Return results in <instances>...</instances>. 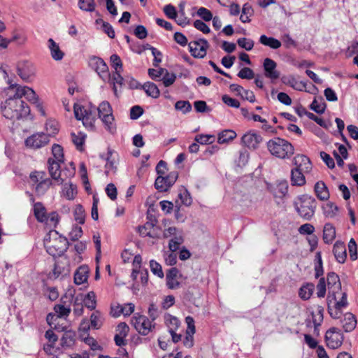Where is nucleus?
Listing matches in <instances>:
<instances>
[{"instance_id": "obj_63", "label": "nucleus", "mask_w": 358, "mask_h": 358, "mask_svg": "<svg viewBox=\"0 0 358 358\" xmlns=\"http://www.w3.org/2000/svg\"><path fill=\"white\" fill-rule=\"evenodd\" d=\"M197 15L206 22L211 20L213 18L212 13L204 7H201L199 8Z\"/></svg>"}, {"instance_id": "obj_17", "label": "nucleus", "mask_w": 358, "mask_h": 358, "mask_svg": "<svg viewBox=\"0 0 358 358\" xmlns=\"http://www.w3.org/2000/svg\"><path fill=\"white\" fill-rule=\"evenodd\" d=\"M263 67L265 77L271 79L272 81L279 78L280 72L276 69L277 64L274 60L266 58L264 60Z\"/></svg>"}, {"instance_id": "obj_7", "label": "nucleus", "mask_w": 358, "mask_h": 358, "mask_svg": "<svg viewBox=\"0 0 358 358\" xmlns=\"http://www.w3.org/2000/svg\"><path fill=\"white\" fill-rule=\"evenodd\" d=\"M68 241L66 238L59 236L52 241L45 239L44 245L47 252L52 257L61 256L68 248Z\"/></svg>"}, {"instance_id": "obj_39", "label": "nucleus", "mask_w": 358, "mask_h": 358, "mask_svg": "<svg viewBox=\"0 0 358 358\" xmlns=\"http://www.w3.org/2000/svg\"><path fill=\"white\" fill-rule=\"evenodd\" d=\"M62 194L67 199H73L77 194L76 186L72 183H65L63 187Z\"/></svg>"}, {"instance_id": "obj_31", "label": "nucleus", "mask_w": 358, "mask_h": 358, "mask_svg": "<svg viewBox=\"0 0 358 358\" xmlns=\"http://www.w3.org/2000/svg\"><path fill=\"white\" fill-rule=\"evenodd\" d=\"M336 238V229L334 227L330 224H325L323 229V240L325 243H331Z\"/></svg>"}, {"instance_id": "obj_25", "label": "nucleus", "mask_w": 358, "mask_h": 358, "mask_svg": "<svg viewBox=\"0 0 358 358\" xmlns=\"http://www.w3.org/2000/svg\"><path fill=\"white\" fill-rule=\"evenodd\" d=\"M314 191L317 197L321 201H327L329 198L327 187L323 181H318L315 184Z\"/></svg>"}, {"instance_id": "obj_50", "label": "nucleus", "mask_w": 358, "mask_h": 358, "mask_svg": "<svg viewBox=\"0 0 358 358\" xmlns=\"http://www.w3.org/2000/svg\"><path fill=\"white\" fill-rule=\"evenodd\" d=\"M78 7L80 9L87 12H92L95 8L94 0H79Z\"/></svg>"}, {"instance_id": "obj_12", "label": "nucleus", "mask_w": 358, "mask_h": 358, "mask_svg": "<svg viewBox=\"0 0 358 358\" xmlns=\"http://www.w3.org/2000/svg\"><path fill=\"white\" fill-rule=\"evenodd\" d=\"M50 142L48 136L43 132L34 134L25 140V145L27 148L39 149L45 146Z\"/></svg>"}, {"instance_id": "obj_8", "label": "nucleus", "mask_w": 358, "mask_h": 358, "mask_svg": "<svg viewBox=\"0 0 358 358\" xmlns=\"http://www.w3.org/2000/svg\"><path fill=\"white\" fill-rule=\"evenodd\" d=\"M131 321L136 330L144 336L148 335L152 331V329L155 327V325L152 324V321L145 315H134Z\"/></svg>"}, {"instance_id": "obj_18", "label": "nucleus", "mask_w": 358, "mask_h": 358, "mask_svg": "<svg viewBox=\"0 0 358 358\" xmlns=\"http://www.w3.org/2000/svg\"><path fill=\"white\" fill-rule=\"evenodd\" d=\"M180 278L181 275L177 268L173 267L170 268L166 275L167 287L171 289H178L180 285L178 280Z\"/></svg>"}, {"instance_id": "obj_60", "label": "nucleus", "mask_w": 358, "mask_h": 358, "mask_svg": "<svg viewBox=\"0 0 358 358\" xmlns=\"http://www.w3.org/2000/svg\"><path fill=\"white\" fill-rule=\"evenodd\" d=\"M83 235V230L81 227L75 225L73 227L71 231L69 233V238L71 241H78Z\"/></svg>"}, {"instance_id": "obj_37", "label": "nucleus", "mask_w": 358, "mask_h": 358, "mask_svg": "<svg viewBox=\"0 0 358 358\" xmlns=\"http://www.w3.org/2000/svg\"><path fill=\"white\" fill-rule=\"evenodd\" d=\"M142 88L148 96H152V98H157L160 94L159 90L153 83L147 82L144 83Z\"/></svg>"}, {"instance_id": "obj_13", "label": "nucleus", "mask_w": 358, "mask_h": 358, "mask_svg": "<svg viewBox=\"0 0 358 358\" xmlns=\"http://www.w3.org/2000/svg\"><path fill=\"white\" fill-rule=\"evenodd\" d=\"M327 286L329 289L328 298L336 299V294L341 291V284L338 275L334 273H329L327 277Z\"/></svg>"}, {"instance_id": "obj_20", "label": "nucleus", "mask_w": 358, "mask_h": 358, "mask_svg": "<svg viewBox=\"0 0 358 358\" xmlns=\"http://www.w3.org/2000/svg\"><path fill=\"white\" fill-rule=\"evenodd\" d=\"M333 253L338 263L343 264L347 258L346 248L343 242L336 241L333 247Z\"/></svg>"}, {"instance_id": "obj_1", "label": "nucleus", "mask_w": 358, "mask_h": 358, "mask_svg": "<svg viewBox=\"0 0 358 358\" xmlns=\"http://www.w3.org/2000/svg\"><path fill=\"white\" fill-rule=\"evenodd\" d=\"M30 112L29 107L14 92L5 102L2 110L3 115L9 120H19L27 117Z\"/></svg>"}, {"instance_id": "obj_5", "label": "nucleus", "mask_w": 358, "mask_h": 358, "mask_svg": "<svg viewBox=\"0 0 358 358\" xmlns=\"http://www.w3.org/2000/svg\"><path fill=\"white\" fill-rule=\"evenodd\" d=\"M99 117L103 122L105 129L110 133L115 131V124L114 123V116L113 115V109L109 102L102 101L96 108Z\"/></svg>"}, {"instance_id": "obj_46", "label": "nucleus", "mask_w": 358, "mask_h": 358, "mask_svg": "<svg viewBox=\"0 0 358 358\" xmlns=\"http://www.w3.org/2000/svg\"><path fill=\"white\" fill-rule=\"evenodd\" d=\"M54 310L57 313L58 317H67L71 313V308L69 306L57 304L54 307Z\"/></svg>"}, {"instance_id": "obj_59", "label": "nucleus", "mask_w": 358, "mask_h": 358, "mask_svg": "<svg viewBox=\"0 0 358 358\" xmlns=\"http://www.w3.org/2000/svg\"><path fill=\"white\" fill-rule=\"evenodd\" d=\"M325 108L326 103L324 101L319 103L316 99H315L310 104V109L319 114L323 113Z\"/></svg>"}, {"instance_id": "obj_30", "label": "nucleus", "mask_w": 358, "mask_h": 358, "mask_svg": "<svg viewBox=\"0 0 358 358\" xmlns=\"http://www.w3.org/2000/svg\"><path fill=\"white\" fill-rule=\"evenodd\" d=\"M117 308H120L118 313L115 311L114 308H111V313L114 317H118L120 314H123L125 316L130 315L134 312L135 306L132 303H128L122 306L118 305Z\"/></svg>"}, {"instance_id": "obj_57", "label": "nucleus", "mask_w": 358, "mask_h": 358, "mask_svg": "<svg viewBox=\"0 0 358 358\" xmlns=\"http://www.w3.org/2000/svg\"><path fill=\"white\" fill-rule=\"evenodd\" d=\"M237 43L241 48H244L247 51L251 50L254 46V41L247 38H238Z\"/></svg>"}, {"instance_id": "obj_24", "label": "nucleus", "mask_w": 358, "mask_h": 358, "mask_svg": "<svg viewBox=\"0 0 358 358\" xmlns=\"http://www.w3.org/2000/svg\"><path fill=\"white\" fill-rule=\"evenodd\" d=\"M294 164L296 169L308 172L311 169V163L308 157L303 155H297L294 158Z\"/></svg>"}, {"instance_id": "obj_32", "label": "nucleus", "mask_w": 358, "mask_h": 358, "mask_svg": "<svg viewBox=\"0 0 358 358\" xmlns=\"http://www.w3.org/2000/svg\"><path fill=\"white\" fill-rule=\"evenodd\" d=\"M236 137V133L234 130L227 129L218 134L217 142L220 144L227 143Z\"/></svg>"}, {"instance_id": "obj_28", "label": "nucleus", "mask_w": 358, "mask_h": 358, "mask_svg": "<svg viewBox=\"0 0 358 358\" xmlns=\"http://www.w3.org/2000/svg\"><path fill=\"white\" fill-rule=\"evenodd\" d=\"M282 81L284 84L290 86L293 89L299 91L306 90V83L303 81L297 80L294 76H289L283 77Z\"/></svg>"}, {"instance_id": "obj_45", "label": "nucleus", "mask_w": 358, "mask_h": 358, "mask_svg": "<svg viewBox=\"0 0 358 358\" xmlns=\"http://www.w3.org/2000/svg\"><path fill=\"white\" fill-rule=\"evenodd\" d=\"M72 141L79 150H83V147L85 140V135L82 132H78L77 134H71Z\"/></svg>"}, {"instance_id": "obj_4", "label": "nucleus", "mask_w": 358, "mask_h": 358, "mask_svg": "<svg viewBox=\"0 0 358 358\" xmlns=\"http://www.w3.org/2000/svg\"><path fill=\"white\" fill-rule=\"evenodd\" d=\"M75 117L78 120H82L86 128L93 129L96 121V108L95 106H82L74 104Z\"/></svg>"}, {"instance_id": "obj_61", "label": "nucleus", "mask_w": 358, "mask_h": 358, "mask_svg": "<svg viewBox=\"0 0 358 358\" xmlns=\"http://www.w3.org/2000/svg\"><path fill=\"white\" fill-rule=\"evenodd\" d=\"M348 250L350 259L356 260L357 259V244L353 238H351L348 243Z\"/></svg>"}, {"instance_id": "obj_38", "label": "nucleus", "mask_w": 358, "mask_h": 358, "mask_svg": "<svg viewBox=\"0 0 358 358\" xmlns=\"http://www.w3.org/2000/svg\"><path fill=\"white\" fill-rule=\"evenodd\" d=\"M165 322L169 333L176 331L180 324L179 320L176 317L172 316L171 315H167L165 316Z\"/></svg>"}, {"instance_id": "obj_56", "label": "nucleus", "mask_w": 358, "mask_h": 358, "mask_svg": "<svg viewBox=\"0 0 358 358\" xmlns=\"http://www.w3.org/2000/svg\"><path fill=\"white\" fill-rule=\"evenodd\" d=\"M176 79V76L174 73H170L167 70L166 72L162 75V80L165 87H169L173 85Z\"/></svg>"}, {"instance_id": "obj_11", "label": "nucleus", "mask_w": 358, "mask_h": 358, "mask_svg": "<svg viewBox=\"0 0 358 358\" xmlns=\"http://www.w3.org/2000/svg\"><path fill=\"white\" fill-rule=\"evenodd\" d=\"M89 65L97 73L103 81L110 78L108 67L101 58L95 56L90 57L89 59Z\"/></svg>"}, {"instance_id": "obj_27", "label": "nucleus", "mask_w": 358, "mask_h": 358, "mask_svg": "<svg viewBox=\"0 0 358 358\" xmlns=\"http://www.w3.org/2000/svg\"><path fill=\"white\" fill-rule=\"evenodd\" d=\"M89 277V268L87 266H80L74 274V282L81 285L87 282Z\"/></svg>"}, {"instance_id": "obj_10", "label": "nucleus", "mask_w": 358, "mask_h": 358, "mask_svg": "<svg viewBox=\"0 0 358 358\" xmlns=\"http://www.w3.org/2000/svg\"><path fill=\"white\" fill-rule=\"evenodd\" d=\"M344 337L341 330L336 327L330 328L325 334V341L328 347L331 349L339 348L343 341Z\"/></svg>"}, {"instance_id": "obj_21", "label": "nucleus", "mask_w": 358, "mask_h": 358, "mask_svg": "<svg viewBox=\"0 0 358 358\" xmlns=\"http://www.w3.org/2000/svg\"><path fill=\"white\" fill-rule=\"evenodd\" d=\"M30 201L34 203V214L36 220L39 222H47L46 209L43 204L41 202L34 203V198L31 195Z\"/></svg>"}, {"instance_id": "obj_19", "label": "nucleus", "mask_w": 358, "mask_h": 358, "mask_svg": "<svg viewBox=\"0 0 358 358\" xmlns=\"http://www.w3.org/2000/svg\"><path fill=\"white\" fill-rule=\"evenodd\" d=\"M323 314L324 308L321 306H317L315 311H313L311 313L312 322L314 326L313 334L315 336L320 335V327L321 326L324 319Z\"/></svg>"}, {"instance_id": "obj_3", "label": "nucleus", "mask_w": 358, "mask_h": 358, "mask_svg": "<svg viewBox=\"0 0 358 358\" xmlns=\"http://www.w3.org/2000/svg\"><path fill=\"white\" fill-rule=\"evenodd\" d=\"M294 207L301 217L306 220H310L315 214L317 201L311 196L302 195L295 200Z\"/></svg>"}, {"instance_id": "obj_36", "label": "nucleus", "mask_w": 358, "mask_h": 358, "mask_svg": "<svg viewBox=\"0 0 358 358\" xmlns=\"http://www.w3.org/2000/svg\"><path fill=\"white\" fill-rule=\"evenodd\" d=\"M52 182L50 178H46L36 185H35V192L38 196L44 195L48 190Z\"/></svg>"}, {"instance_id": "obj_33", "label": "nucleus", "mask_w": 358, "mask_h": 358, "mask_svg": "<svg viewBox=\"0 0 358 358\" xmlns=\"http://www.w3.org/2000/svg\"><path fill=\"white\" fill-rule=\"evenodd\" d=\"M122 71H115L113 73L112 77H110V78L108 79L111 81L113 85V90L116 96H117V85L122 87L124 83V78L121 76Z\"/></svg>"}, {"instance_id": "obj_42", "label": "nucleus", "mask_w": 358, "mask_h": 358, "mask_svg": "<svg viewBox=\"0 0 358 358\" xmlns=\"http://www.w3.org/2000/svg\"><path fill=\"white\" fill-rule=\"evenodd\" d=\"M103 324V318L101 313L94 311L90 316V325L93 329H99Z\"/></svg>"}, {"instance_id": "obj_9", "label": "nucleus", "mask_w": 358, "mask_h": 358, "mask_svg": "<svg viewBox=\"0 0 358 358\" xmlns=\"http://www.w3.org/2000/svg\"><path fill=\"white\" fill-rule=\"evenodd\" d=\"M178 177L176 171L170 172L166 176H159L155 180V188L159 192H166L173 185Z\"/></svg>"}, {"instance_id": "obj_16", "label": "nucleus", "mask_w": 358, "mask_h": 358, "mask_svg": "<svg viewBox=\"0 0 358 358\" xmlns=\"http://www.w3.org/2000/svg\"><path fill=\"white\" fill-rule=\"evenodd\" d=\"M262 141V136L252 131L245 134L241 138L242 144L248 148L252 150L257 148Z\"/></svg>"}, {"instance_id": "obj_6", "label": "nucleus", "mask_w": 358, "mask_h": 358, "mask_svg": "<svg viewBox=\"0 0 358 358\" xmlns=\"http://www.w3.org/2000/svg\"><path fill=\"white\" fill-rule=\"evenodd\" d=\"M10 90L13 91L16 95L21 99L24 96L29 102L36 104V106L42 115H45V110L38 102V97L36 92L30 87L18 85H10Z\"/></svg>"}, {"instance_id": "obj_15", "label": "nucleus", "mask_w": 358, "mask_h": 358, "mask_svg": "<svg viewBox=\"0 0 358 358\" xmlns=\"http://www.w3.org/2000/svg\"><path fill=\"white\" fill-rule=\"evenodd\" d=\"M64 162H59L52 158H49L48 161V171L51 178L55 180L59 185H62L64 182V178L61 176V164Z\"/></svg>"}, {"instance_id": "obj_22", "label": "nucleus", "mask_w": 358, "mask_h": 358, "mask_svg": "<svg viewBox=\"0 0 358 358\" xmlns=\"http://www.w3.org/2000/svg\"><path fill=\"white\" fill-rule=\"evenodd\" d=\"M17 73L23 80L28 82L33 77L34 70L29 63L20 64L17 66Z\"/></svg>"}, {"instance_id": "obj_41", "label": "nucleus", "mask_w": 358, "mask_h": 358, "mask_svg": "<svg viewBox=\"0 0 358 358\" xmlns=\"http://www.w3.org/2000/svg\"><path fill=\"white\" fill-rule=\"evenodd\" d=\"M85 306L90 310H94L96 306V294L94 292H90L87 295L83 296Z\"/></svg>"}, {"instance_id": "obj_44", "label": "nucleus", "mask_w": 358, "mask_h": 358, "mask_svg": "<svg viewBox=\"0 0 358 358\" xmlns=\"http://www.w3.org/2000/svg\"><path fill=\"white\" fill-rule=\"evenodd\" d=\"M288 191V185L285 181L280 182L277 184L273 190V195L275 197L281 198L284 196Z\"/></svg>"}, {"instance_id": "obj_40", "label": "nucleus", "mask_w": 358, "mask_h": 358, "mask_svg": "<svg viewBox=\"0 0 358 358\" xmlns=\"http://www.w3.org/2000/svg\"><path fill=\"white\" fill-rule=\"evenodd\" d=\"M45 130L48 132L46 134L48 138L50 136H55L59 131L58 122L55 120H48L45 123Z\"/></svg>"}, {"instance_id": "obj_35", "label": "nucleus", "mask_w": 358, "mask_h": 358, "mask_svg": "<svg viewBox=\"0 0 358 358\" xmlns=\"http://www.w3.org/2000/svg\"><path fill=\"white\" fill-rule=\"evenodd\" d=\"M259 42L264 45L268 46L273 49H278L281 46V42L273 37H268L266 35H262L259 38Z\"/></svg>"}, {"instance_id": "obj_53", "label": "nucleus", "mask_w": 358, "mask_h": 358, "mask_svg": "<svg viewBox=\"0 0 358 358\" xmlns=\"http://www.w3.org/2000/svg\"><path fill=\"white\" fill-rule=\"evenodd\" d=\"M150 270L153 273V274H155V275L158 276L160 278H164V275L162 271V266L158 262H157L155 260H151L150 262Z\"/></svg>"}, {"instance_id": "obj_47", "label": "nucleus", "mask_w": 358, "mask_h": 358, "mask_svg": "<svg viewBox=\"0 0 358 358\" xmlns=\"http://www.w3.org/2000/svg\"><path fill=\"white\" fill-rule=\"evenodd\" d=\"M338 207L334 203L329 202L323 206L324 213L327 217H333L338 212Z\"/></svg>"}, {"instance_id": "obj_62", "label": "nucleus", "mask_w": 358, "mask_h": 358, "mask_svg": "<svg viewBox=\"0 0 358 358\" xmlns=\"http://www.w3.org/2000/svg\"><path fill=\"white\" fill-rule=\"evenodd\" d=\"M326 294V282L324 278H321L317 285V295L319 298L324 297Z\"/></svg>"}, {"instance_id": "obj_43", "label": "nucleus", "mask_w": 358, "mask_h": 358, "mask_svg": "<svg viewBox=\"0 0 358 358\" xmlns=\"http://www.w3.org/2000/svg\"><path fill=\"white\" fill-rule=\"evenodd\" d=\"M183 241L184 239L182 232L171 238L169 243L170 251L176 252L177 250H178L179 246L183 243Z\"/></svg>"}, {"instance_id": "obj_29", "label": "nucleus", "mask_w": 358, "mask_h": 358, "mask_svg": "<svg viewBox=\"0 0 358 358\" xmlns=\"http://www.w3.org/2000/svg\"><path fill=\"white\" fill-rule=\"evenodd\" d=\"M303 171L292 169L291 171V182L294 186H302L306 183Z\"/></svg>"}, {"instance_id": "obj_54", "label": "nucleus", "mask_w": 358, "mask_h": 358, "mask_svg": "<svg viewBox=\"0 0 358 358\" xmlns=\"http://www.w3.org/2000/svg\"><path fill=\"white\" fill-rule=\"evenodd\" d=\"M45 178L46 173L44 171H34L30 173V180L34 185H36Z\"/></svg>"}, {"instance_id": "obj_23", "label": "nucleus", "mask_w": 358, "mask_h": 358, "mask_svg": "<svg viewBox=\"0 0 358 358\" xmlns=\"http://www.w3.org/2000/svg\"><path fill=\"white\" fill-rule=\"evenodd\" d=\"M343 328L345 332H351L357 325V320L355 316L351 313L344 314L343 319L341 320Z\"/></svg>"}, {"instance_id": "obj_52", "label": "nucleus", "mask_w": 358, "mask_h": 358, "mask_svg": "<svg viewBox=\"0 0 358 358\" xmlns=\"http://www.w3.org/2000/svg\"><path fill=\"white\" fill-rule=\"evenodd\" d=\"M328 312L330 316L334 319H338L341 315V308H337L336 304H334V306H331L332 303V298H328Z\"/></svg>"}, {"instance_id": "obj_2", "label": "nucleus", "mask_w": 358, "mask_h": 358, "mask_svg": "<svg viewBox=\"0 0 358 358\" xmlns=\"http://www.w3.org/2000/svg\"><path fill=\"white\" fill-rule=\"evenodd\" d=\"M267 148L270 153L278 158H289L294 154V147L289 141L281 138H274L267 142Z\"/></svg>"}, {"instance_id": "obj_26", "label": "nucleus", "mask_w": 358, "mask_h": 358, "mask_svg": "<svg viewBox=\"0 0 358 358\" xmlns=\"http://www.w3.org/2000/svg\"><path fill=\"white\" fill-rule=\"evenodd\" d=\"M48 46L50 51L52 58L55 61L62 60L64 56V53L60 50L59 45L52 39L48 41Z\"/></svg>"}, {"instance_id": "obj_14", "label": "nucleus", "mask_w": 358, "mask_h": 358, "mask_svg": "<svg viewBox=\"0 0 358 358\" xmlns=\"http://www.w3.org/2000/svg\"><path fill=\"white\" fill-rule=\"evenodd\" d=\"M208 43L206 40L201 39L198 41H192L189 43L191 55L196 58H203L206 55Z\"/></svg>"}, {"instance_id": "obj_48", "label": "nucleus", "mask_w": 358, "mask_h": 358, "mask_svg": "<svg viewBox=\"0 0 358 358\" xmlns=\"http://www.w3.org/2000/svg\"><path fill=\"white\" fill-rule=\"evenodd\" d=\"M195 141L201 145L213 143L215 140V136L208 134H199L195 136Z\"/></svg>"}, {"instance_id": "obj_58", "label": "nucleus", "mask_w": 358, "mask_h": 358, "mask_svg": "<svg viewBox=\"0 0 358 358\" xmlns=\"http://www.w3.org/2000/svg\"><path fill=\"white\" fill-rule=\"evenodd\" d=\"M110 61L111 66L115 69V71H122V62L120 57L117 55H112L110 56Z\"/></svg>"}, {"instance_id": "obj_49", "label": "nucleus", "mask_w": 358, "mask_h": 358, "mask_svg": "<svg viewBox=\"0 0 358 358\" xmlns=\"http://www.w3.org/2000/svg\"><path fill=\"white\" fill-rule=\"evenodd\" d=\"M74 218L76 222L80 224L85 223V210L81 205L76 206L74 210Z\"/></svg>"}, {"instance_id": "obj_64", "label": "nucleus", "mask_w": 358, "mask_h": 358, "mask_svg": "<svg viewBox=\"0 0 358 358\" xmlns=\"http://www.w3.org/2000/svg\"><path fill=\"white\" fill-rule=\"evenodd\" d=\"M254 76L253 71L248 67L243 68L238 73V76L242 79H252Z\"/></svg>"}, {"instance_id": "obj_51", "label": "nucleus", "mask_w": 358, "mask_h": 358, "mask_svg": "<svg viewBox=\"0 0 358 358\" xmlns=\"http://www.w3.org/2000/svg\"><path fill=\"white\" fill-rule=\"evenodd\" d=\"M52 153L53 155V159L64 162V152L63 148L58 144H54L52 147Z\"/></svg>"}, {"instance_id": "obj_34", "label": "nucleus", "mask_w": 358, "mask_h": 358, "mask_svg": "<svg viewBox=\"0 0 358 358\" xmlns=\"http://www.w3.org/2000/svg\"><path fill=\"white\" fill-rule=\"evenodd\" d=\"M315 289L313 283H306L299 289V295L303 300H308L312 296Z\"/></svg>"}, {"instance_id": "obj_55", "label": "nucleus", "mask_w": 358, "mask_h": 358, "mask_svg": "<svg viewBox=\"0 0 358 358\" xmlns=\"http://www.w3.org/2000/svg\"><path fill=\"white\" fill-rule=\"evenodd\" d=\"M175 108L181 110L183 113H187L191 111L192 105L188 101H178L175 103Z\"/></svg>"}]
</instances>
